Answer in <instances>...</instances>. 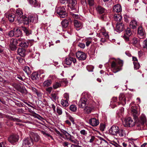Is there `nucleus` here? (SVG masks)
Here are the masks:
<instances>
[{
    "label": "nucleus",
    "instance_id": "obj_33",
    "mask_svg": "<svg viewBox=\"0 0 147 147\" xmlns=\"http://www.w3.org/2000/svg\"><path fill=\"white\" fill-rule=\"evenodd\" d=\"M61 24L63 27L66 28L68 25L69 22L67 20L64 19L61 22Z\"/></svg>",
    "mask_w": 147,
    "mask_h": 147
},
{
    "label": "nucleus",
    "instance_id": "obj_55",
    "mask_svg": "<svg viewBox=\"0 0 147 147\" xmlns=\"http://www.w3.org/2000/svg\"><path fill=\"white\" fill-rule=\"evenodd\" d=\"M78 46L82 49H84L85 46V44L82 43H80L78 45Z\"/></svg>",
    "mask_w": 147,
    "mask_h": 147
},
{
    "label": "nucleus",
    "instance_id": "obj_51",
    "mask_svg": "<svg viewBox=\"0 0 147 147\" xmlns=\"http://www.w3.org/2000/svg\"><path fill=\"white\" fill-rule=\"evenodd\" d=\"M51 96L52 98L54 100H57V97L55 93H53L51 94Z\"/></svg>",
    "mask_w": 147,
    "mask_h": 147
},
{
    "label": "nucleus",
    "instance_id": "obj_62",
    "mask_svg": "<svg viewBox=\"0 0 147 147\" xmlns=\"http://www.w3.org/2000/svg\"><path fill=\"white\" fill-rule=\"evenodd\" d=\"M64 97L65 98V100H69V95L68 94L65 93L64 94Z\"/></svg>",
    "mask_w": 147,
    "mask_h": 147
},
{
    "label": "nucleus",
    "instance_id": "obj_12",
    "mask_svg": "<svg viewBox=\"0 0 147 147\" xmlns=\"http://www.w3.org/2000/svg\"><path fill=\"white\" fill-rule=\"evenodd\" d=\"M76 57L79 60H85L86 58V54L83 52L81 51H78L76 53Z\"/></svg>",
    "mask_w": 147,
    "mask_h": 147
},
{
    "label": "nucleus",
    "instance_id": "obj_14",
    "mask_svg": "<svg viewBox=\"0 0 147 147\" xmlns=\"http://www.w3.org/2000/svg\"><path fill=\"white\" fill-rule=\"evenodd\" d=\"M30 17L28 18L24 16L21 18H19L18 22L20 23H21L22 22H23L24 24L28 25L30 22Z\"/></svg>",
    "mask_w": 147,
    "mask_h": 147
},
{
    "label": "nucleus",
    "instance_id": "obj_9",
    "mask_svg": "<svg viewBox=\"0 0 147 147\" xmlns=\"http://www.w3.org/2000/svg\"><path fill=\"white\" fill-rule=\"evenodd\" d=\"M129 97V95L126 94L124 95L123 94H121L119 96V100L120 101H121V103L122 105H124L126 103V101H129V100L130 96Z\"/></svg>",
    "mask_w": 147,
    "mask_h": 147
},
{
    "label": "nucleus",
    "instance_id": "obj_2",
    "mask_svg": "<svg viewBox=\"0 0 147 147\" xmlns=\"http://www.w3.org/2000/svg\"><path fill=\"white\" fill-rule=\"evenodd\" d=\"M123 63V61L119 59L116 60L115 62L113 61L111 65L113 71L116 73L121 70Z\"/></svg>",
    "mask_w": 147,
    "mask_h": 147
},
{
    "label": "nucleus",
    "instance_id": "obj_47",
    "mask_svg": "<svg viewBox=\"0 0 147 147\" xmlns=\"http://www.w3.org/2000/svg\"><path fill=\"white\" fill-rule=\"evenodd\" d=\"M8 35L9 36L11 37L14 36V30L13 29V30H11L8 32Z\"/></svg>",
    "mask_w": 147,
    "mask_h": 147
},
{
    "label": "nucleus",
    "instance_id": "obj_58",
    "mask_svg": "<svg viewBox=\"0 0 147 147\" xmlns=\"http://www.w3.org/2000/svg\"><path fill=\"white\" fill-rule=\"evenodd\" d=\"M68 118L73 124L75 123L74 119L70 115H69L68 116Z\"/></svg>",
    "mask_w": 147,
    "mask_h": 147
},
{
    "label": "nucleus",
    "instance_id": "obj_18",
    "mask_svg": "<svg viewBox=\"0 0 147 147\" xmlns=\"http://www.w3.org/2000/svg\"><path fill=\"white\" fill-rule=\"evenodd\" d=\"M38 16L37 14L30 16V22H32L34 23H37L38 20Z\"/></svg>",
    "mask_w": 147,
    "mask_h": 147
},
{
    "label": "nucleus",
    "instance_id": "obj_25",
    "mask_svg": "<svg viewBox=\"0 0 147 147\" xmlns=\"http://www.w3.org/2000/svg\"><path fill=\"white\" fill-rule=\"evenodd\" d=\"M23 13L21 10L20 9H17L16 15L17 16V20L18 21L19 18H21L22 17L24 16L23 15Z\"/></svg>",
    "mask_w": 147,
    "mask_h": 147
},
{
    "label": "nucleus",
    "instance_id": "obj_50",
    "mask_svg": "<svg viewBox=\"0 0 147 147\" xmlns=\"http://www.w3.org/2000/svg\"><path fill=\"white\" fill-rule=\"evenodd\" d=\"M102 34L105 37V38L107 39L109 38V35L108 33L106 31H104L102 32Z\"/></svg>",
    "mask_w": 147,
    "mask_h": 147
},
{
    "label": "nucleus",
    "instance_id": "obj_31",
    "mask_svg": "<svg viewBox=\"0 0 147 147\" xmlns=\"http://www.w3.org/2000/svg\"><path fill=\"white\" fill-rule=\"evenodd\" d=\"M96 10L98 13L101 14L106 12V10L101 6H98L96 8Z\"/></svg>",
    "mask_w": 147,
    "mask_h": 147
},
{
    "label": "nucleus",
    "instance_id": "obj_36",
    "mask_svg": "<svg viewBox=\"0 0 147 147\" xmlns=\"http://www.w3.org/2000/svg\"><path fill=\"white\" fill-rule=\"evenodd\" d=\"M68 100H66L62 99L61 101V105L64 107H66L69 104L68 103Z\"/></svg>",
    "mask_w": 147,
    "mask_h": 147
},
{
    "label": "nucleus",
    "instance_id": "obj_8",
    "mask_svg": "<svg viewBox=\"0 0 147 147\" xmlns=\"http://www.w3.org/2000/svg\"><path fill=\"white\" fill-rule=\"evenodd\" d=\"M68 4V9L74 11V12L76 11V0H68L67 2Z\"/></svg>",
    "mask_w": 147,
    "mask_h": 147
},
{
    "label": "nucleus",
    "instance_id": "obj_49",
    "mask_svg": "<svg viewBox=\"0 0 147 147\" xmlns=\"http://www.w3.org/2000/svg\"><path fill=\"white\" fill-rule=\"evenodd\" d=\"M142 47L144 49H147V40L144 41L142 44Z\"/></svg>",
    "mask_w": 147,
    "mask_h": 147
},
{
    "label": "nucleus",
    "instance_id": "obj_26",
    "mask_svg": "<svg viewBox=\"0 0 147 147\" xmlns=\"http://www.w3.org/2000/svg\"><path fill=\"white\" fill-rule=\"evenodd\" d=\"M18 52L20 56L22 57H24L25 55L26 51L23 48H19L18 50Z\"/></svg>",
    "mask_w": 147,
    "mask_h": 147
},
{
    "label": "nucleus",
    "instance_id": "obj_23",
    "mask_svg": "<svg viewBox=\"0 0 147 147\" xmlns=\"http://www.w3.org/2000/svg\"><path fill=\"white\" fill-rule=\"evenodd\" d=\"M122 10L121 7L119 4H117L114 5L113 7V11L116 12H119Z\"/></svg>",
    "mask_w": 147,
    "mask_h": 147
},
{
    "label": "nucleus",
    "instance_id": "obj_29",
    "mask_svg": "<svg viewBox=\"0 0 147 147\" xmlns=\"http://www.w3.org/2000/svg\"><path fill=\"white\" fill-rule=\"evenodd\" d=\"M94 110L93 107H85L84 109V112L87 114L90 113Z\"/></svg>",
    "mask_w": 147,
    "mask_h": 147
},
{
    "label": "nucleus",
    "instance_id": "obj_27",
    "mask_svg": "<svg viewBox=\"0 0 147 147\" xmlns=\"http://www.w3.org/2000/svg\"><path fill=\"white\" fill-rule=\"evenodd\" d=\"M74 26L75 28L78 30V28H81L82 26V24L80 22L75 20H74Z\"/></svg>",
    "mask_w": 147,
    "mask_h": 147
},
{
    "label": "nucleus",
    "instance_id": "obj_11",
    "mask_svg": "<svg viewBox=\"0 0 147 147\" xmlns=\"http://www.w3.org/2000/svg\"><path fill=\"white\" fill-rule=\"evenodd\" d=\"M19 137L17 135H13L8 138V141L12 144H15L19 140Z\"/></svg>",
    "mask_w": 147,
    "mask_h": 147
},
{
    "label": "nucleus",
    "instance_id": "obj_42",
    "mask_svg": "<svg viewBox=\"0 0 147 147\" xmlns=\"http://www.w3.org/2000/svg\"><path fill=\"white\" fill-rule=\"evenodd\" d=\"M61 86V85L60 83L58 82H56L53 84V87L54 89H56L60 87Z\"/></svg>",
    "mask_w": 147,
    "mask_h": 147
},
{
    "label": "nucleus",
    "instance_id": "obj_41",
    "mask_svg": "<svg viewBox=\"0 0 147 147\" xmlns=\"http://www.w3.org/2000/svg\"><path fill=\"white\" fill-rule=\"evenodd\" d=\"M72 59V57L66 58L65 61V63L67 65H70L71 63V60Z\"/></svg>",
    "mask_w": 147,
    "mask_h": 147
},
{
    "label": "nucleus",
    "instance_id": "obj_28",
    "mask_svg": "<svg viewBox=\"0 0 147 147\" xmlns=\"http://www.w3.org/2000/svg\"><path fill=\"white\" fill-rule=\"evenodd\" d=\"M137 26V22L136 20H133L130 22L129 26L130 28L133 29H136Z\"/></svg>",
    "mask_w": 147,
    "mask_h": 147
},
{
    "label": "nucleus",
    "instance_id": "obj_5",
    "mask_svg": "<svg viewBox=\"0 0 147 147\" xmlns=\"http://www.w3.org/2000/svg\"><path fill=\"white\" fill-rule=\"evenodd\" d=\"M33 144V142L30 137L24 139L22 142V147H30Z\"/></svg>",
    "mask_w": 147,
    "mask_h": 147
},
{
    "label": "nucleus",
    "instance_id": "obj_56",
    "mask_svg": "<svg viewBox=\"0 0 147 147\" xmlns=\"http://www.w3.org/2000/svg\"><path fill=\"white\" fill-rule=\"evenodd\" d=\"M42 133L43 134V135H45V136L49 137L51 138L52 139H53V138L49 134L47 133H46L44 131L42 132Z\"/></svg>",
    "mask_w": 147,
    "mask_h": 147
},
{
    "label": "nucleus",
    "instance_id": "obj_48",
    "mask_svg": "<svg viewBox=\"0 0 147 147\" xmlns=\"http://www.w3.org/2000/svg\"><path fill=\"white\" fill-rule=\"evenodd\" d=\"M61 83L63 85L66 86L68 83V81L66 79H64L61 81Z\"/></svg>",
    "mask_w": 147,
    "mask_h": 147
},
{
    "label": "nucleus",
    "instance_id": "obj_35",
    "mask_svg": "<svg viewBox=\"0 0 147 147\" xmlns=\"http://www.w3.org/2000/svg\"><path fill=\"white\" fill-rule=\"evenodd\" d=\"M24 71L28 75H30L31 74V71L29 67L27 66H24L23 68Z\"/></svg>",
    "mask_w": 147,
    "mask_h": 147
},
{
    "label": "nucleus",
    "instance_id": "obj_37",
    "mask_svg": "<svg viewBox=\"0 0 147 147\" xmlns=\"http://www.w3.org/2000/svg\"><path fill=\"white\" fill-rule=\"evenodd\" d=\"M15 16L14 14L11 13L8 15L7 17L9 21L10 22H13L14 20Z\"/></svg>",
    "mask_w": 147,
    "mask_h": 147
},
{
    "label": "nucleus",
    "instance_id": "obj_64",
    "mask_svg": "<svg viewBox=\"0 0 147 147\" xmlns=\"http://www.w3.org/2000/svg\"><path fill=\"white\" fill-rule=\"evenodd\" d=\"M52 88L51 87H49L47 88L46 90L49 93H50L52 91Z\"/></svg>",
    "mask_w": 147,
    "mask_h": 147
},
{
    "label": "nucleus",
    "instance_id": "obj_44",
    "mask_svg": "<svg viewBox=\"0 0 147 147\" xmlns=\"http://www.w3.org/2000/svg\"><path fill=\"white\" fill-rule=\"evenodd\" d=\"M32 79L34 80H37L38 78V74L37 73H35L33 74L32 76Z\"/></svg>",
    "mask_w": 147,
    "mask_h": 147
},
{
    "label": "nucleus",
    "instance_id": "obj_38",
    "mask_svg": "<svg viewBox=\"0 0 147 147\" xmlns=\"http://www.w3.org/2000/svg\"><path fill=\"white\" fill-rule=\"evenodd\" d=\"M118 133L120 137L125 136V131L122 129H119Z\"/></svg>",
    "mask_w": 147,
    "mask_h": 147
},
{
    "label": "nucleus",
    "instance_id": "obj_15",
    "mask_svg": "<svg viewBox=\"0 0 147 147\" xmlns=\"http://www.w3.org/2000/svg\"><path fill=\"white\" fill-rule=\"evenodd\" d=\"M87 99L85 97L82 98L79 102V107L81 108H84L87 104Z\"/></svg>",
    "mask_w": 147,
    "mask_h": 147
},
{
    "label": "nucleus",
    "instance_id": "obj_52",
    "mask_svg": "<svg viewBox=\"0 0 147 147\" xmlns=\"http://www.w3.org/2000/svg\"><path fill=\"white\" fill-rule=\"evenodd\" d=\"M17 59L18 60L19 62L20 63H23L24 62V61L23 59L20 57H17Z\"/></svg>",
    "mask_w": 147,
    "mask_h": 147
},
{
    "label": "nucleus",
    "instance_id": "obj_20",
    "mask_svg": "<svg viewBox=\"0 0 147 147\" xmlns=\"http://www.w3.org/2000/svg\"><path fill=\"white\" fill-rule=\"evenodd\" d=\"M19 38L18 39H11L10 40V47L13 46L14 47L16 48V46L18 44H19Z\"/></svg>",
    "mask_w": 147,
    "mask_h": 147
},
{
    "label": "nucleus",
    "instance_id": "obj_63",
    "mask_svg": "<svg viewBox=\"0 0 147 147\" xmlns=\"http://www.w3.org/2000/svg\"><path fill=\"white\" fill-rule=\"evenodd\" d=\"M105 128V126L104 125H100V130L103 131Z\"/></svg>",
    "mask_w": 147,
    "mask_h": 147
},
{
    "label": "nucleus",
    "instance_id": "obj_59",
    "mask_svg": "<svg viewBox=\"0 0 147 147\" xmlns=\"http://www.w3.org/2000/svg\"><path fill=\"white\" fill-rule=\"evenodd\" d=\"M88 1L89 5L90 6H92L94 5V0H88Z\"/></svg>",
    "mask_w": 147,
    "mask_h": 147
},
{
    "label": "nucleus",
    "instance_id": "obj_53",
    "mask_svg": "<svg viewBox=\"0 0 147 147\" xmlns=\"http://www.w3.org/2000/svg\"><path fill=\"white\" fill-rule=\"evenodd\" d=\"M126 34L128 36H130L131 34V32L130 28H127V30H126Z\"/></svg>",
    "mask_w": 147,
    "mask_h": 147
},
{
    "label": "nucleus",
    "instance_id": "obj_57",
    "mask_svg": "<svg viewBox=\"0 0 147 147\" xmlns=\"http://www.w3.org/2000/svg\"><path fill=\"white\" fill-rule=\"evenodd\" d=\"M40 56V54L39 53H36V55H34V54H33L32 57L34 58H35L36 59H38L39 57Z\"/></svg>",
    "mask_w": 147,
    "mask_h": 147
},
{
    "label": "nucleus",
    "instance_id": "obj_13",
    "mask_svg": "<svg viewBox=\"0 0 147 147\" xmlns=\"http://www.w3.org/2000/svg\"><path fill=\"white\" fill-rule=\"evenodd\" d=\"M119 130V128L118 126L113 125L110 129L109 132L113 135H117L118 134Z\"/></svg>",
    "mask_w": 147,
    "mask_h": 147
},
{
    "label": "nucleus",
    "instance_id": "obj_34",
    "mask_svg": "<svg viewBox=\"0 0 147 147\" xmlns=\"http://www.w3.org/2000/svg\"><path fill=\"white\" fill-rule=\"evenodd\" d=\"M131 111L134 118L135 120H136V119H137L139 115V114L138 113V112L137 110L135 109H132Z\"/></svg>",
    "mask_w": 147,
    "mask_h": 147
},
{
    "label": "nucleus",
    "instance_id": "obj_10",
    "mask_svg": "<svg viewBox=\"0 0 147 147\" xmlns=\"http://www.w3.org/2000/svg\"><path fill=\"white\" fill-rule=\"evenodd\" d=\"M19 46L24 48H28L29 45V41L26 40L24 38H19Z\"/></svg>",
    "mask_w": 147,
    "mask_h": 147
},
{
    "label": "nucleus",
    "instance_id": "obj_30",
    "mask_svg": "<svg viewBox=\"0 0 147 147\" xmlns=\"http://www.w3.org/2000/svg\"><path fill=\"white\" fill-rule=\"evenodd\" d=\"M114 19L117 22H121V21L122 19V17L119 14H115L114 15Z\"/></svg>",
    "mask_w": 147,
    "mask_h": 147
},
{
    "label": "nucleus",
    "instance_id": "obj_1",
    "mask_svg": "<svg viewBox=\"0 0 147 147\" xmlns=\"http://www.w3.org/2000/svg\"><path fill=\"white\" fill-rule=\"evenodd\" d=\"M57 133L58 134L61 138H63L70 141L71 142L75 144H77V141L76 139L74 137L71 135L67 131L63 130H61V133L58 131H57Z\"/></svg>",
    "mask_w": 147,
    "mask_h": 147
},
{
    "label": "nucleus",
    "instance_id": "obj_60",
    "mask_svg": "<svg viewBox=\"0 0 147 147\" xmlns=\"http://www.w3.org/2000/svg\"><path fill=\"white\" fill-rule=\"evenodd\" d=\"M81 134L83 135L84 136H86L87 134V131H86L85 130H82L80 131Z\"/></svg>",
    "mask_w": 147,
    "mask_h": 147
},
{
    "label": "nucleus",
    "instance_id": "obj_19",
    "mask_svg": "<svg viewBox=\"0 0 147 147\" xmlns=\"http://www.w3.org/2000/svg\"><path fill=\"white\" fill-rule=\"evenodd\" d=\"M117 31L120 32L122 31L124 29V24L121 22H117L116 26Z\"/></svg>",
    "mask_w": 147,
    "mask_h": 147
},
{
    "label": "nucleus",
    "instance_id": "obj_61",
    "mask_svg": "<svg viewBox=\"0 0 147 147\" xmlns=\"http://www.w3.org/2000/svg\"><path fill=\"white\" fill-rule=\"evenodd\" d=\"M123 37L126 41H129V37L128 36L124 34L123 36Z\"/></svg>",
    "mask_w": 147,
    "mask_h": 147
},
{
    "label": "nucleus",
    "instance_id": "obj_6",
    "mask_svg": "<svg viewBox=\"0 0 147 147\" xmlns=\"http://www.w3.org/2000/svg\"><path fill=\"white\" fill-rule=\"evenodd\" d=\"M123 124L125 127H133L135 125V122L131 118L129 117L125 119L123 121Z\"/></svg>",
    "mask_w": 147,
    "mask_h": 147
},
{
    "label": "nucleus",
    "instance_id": "obj_24",
    "mask_svg": "<svg viewBox=\"0 0 147 147\" xmlns=\"http://www.w3.org/2000/svg\"><path fill=\"white\" fill-rule=\"evenodd\" d=\"M29 3L34 7H39L40 4L36 0H28Z\"/></svg>",
    "mask_w": 147,
    "mask_h": 147
},
{
    "label": "nucleus",
    "instance_id": "obj_46",
    "mask_svg": "<svg viewBox=\"0 0 147 147\" xmlns=\"http://www.w3.org/2000/svg\"><path fill=\"white\" fill-rule=\"evenodd\" d=\"M97 140V139H96L95 136H90V139L89 140V142L92 143L94 141L96 142Z\"/></svg>",
    "mask_w": 147,
    "mask_h": 147
},
{
    "label": "nucleus",
    "instance_id": "obj_54",
    "mask_svg": "<svg viewBox=\"0 0 147 147\" xmlns=\"http://www.w3.org/2000/svg\"><path fill=\"white\" fill-rule=\"evenodd\" d=\"M6 143L5 142H0V147H6Z\"/></svg>",
    "mask_w": 147,
    "mask_h": 147
},
{
    "label": "nucleus",
    "instance_id": "obj_43",
    "mask_svg": "<svg viewBox=\"0 0 147 147\" xmlns=\"http://www.w3.org/2000/svg\"><path fill=\"white\" fill-rule=\"evenodd\" d=\"M134 68L135 69L137 70L139 69L140 67V65L139 63L136 62H134Z\"/></svg>",
    "mask_w": 147,
    "mask_h": 147
},
{
    "label": "nucleus",
    "instance_id": "obj_39",
    "mask_svg": "<svg viewBox=\"0 0 147 147\" xmlns=\"http://www.w3.org/2000/svg\"><path fill=\"white\" fill-rule=\"evenodd\" d=\"M23 30L26 34L27 36L31 34V32L30 30H28L25 27H22Z\"/></svg>",
    "mask_w": 147,
    "mask_h": 147
},
{
    "label": "nucleus",
    "instance_id": "obj_21",
    "mask_svg": "<svg viewBox=\"0 0 147 147\" xmlns=\"http://www.w3.org/2000/svg\"><path fill=\"white\" fill-rule=\"evenodd\" d=\"M30 137L31 138L32 140L34 139L35 142L38 141L40 139V137L38 134L33 132L31 134Z\"/></svg>",
    "mask_w": 147,
    "mask_h": 147
},
{
    "label": "nucleus",
    "instance_id": "obj_22",
    "mask_svg": "<svg viewBox=\"0 0 147 147\" xmlns=\"http://www.w3.org/2000/svg\"><path fill=\"white\" fill-rule=\"evenodd\" d=\"M13 30L15 37H18L21 36L22 32L21 30L18 28H14Z\"/></svg>",
    "mask_w": 147,
    "mask_h": 147
},
{
    "label": "nucleus",
    "instance_id": "obj_7",
    "mask_svg": "<svg viewBox=\"0 0 147 147\" xmlns=\"http://www.w3.org/2000/svg\"><path fill=\"white\" fill-rule=\"evenodd\" d=\"M98 139L97 140L96 143L98 145H101L102 147H110L111 146L108 142L104 139L98 136Z\"/></svg>",
    "mask_w": 147,
    "mask_h": 147
},
{
    "label": "nucleus",
    "instance_id": "obj_4",
    "mask_svg": "<svg viewBox=\"0 0 147 147\" xmlns=\"http://www.w3.org/2000/svg\"><path fill=\"white\" fill-rule=\"evenodd\" d=\"M146 118L145 115L144 114H142L139 118L136 120L137 126L140 127L143 126L146 123Z\"/></svg>",
    "mask_w": 147,
    "mask_h": 147
},
{
    "label": "nucleus",
    "instance_id": "obj_32",
    "mask_svg": "<svg viewBox=\"0 0 147 147\" xmlns=\"http://www.w3.org/2000/svg\"><path fill=\"white\" fill-rule=\"evenodd\" d=\"M52 81L51 80H48L45 81L43 83L44 87H48L50 86L52 84Z\"/></svg>",
    "mask_w": 147,
    "mask_h": 147
},
{
    "label": "nucleus",
    "instance_id": "obj_3",
    "mask_svg": "<svg viewBox=\"0 0 147 147\" xmlns=\"http://www.w3.org/2000/svg\"><path fill=\"white\" fill-rule=\"evenodd\" d=\"M57 13L61 18H64L67 16V13L65 7L61 6L57 9Z\"/></svg>",
    "mask_w": 147,
    "mask_h": 147
},
{
    "label": "nucleus",
    "instance_id": "obj_45",
    "mask_svg": "<svg viewBox=\"0 0 147 147\" xmlns=\"http://www.w3.org/2000/svg\"><path fill=\"white\" fill-rule=\"evenodd\" d=\"M69 109L71 111L75 112L77 110V107L75 105H71L70 106Z\"/></svg>",
    "mask_w": 147,
    "mask_h": 147
},
{
    "label": "nucleus",
    "instance_id": "obj_16",
    "mask_svg": "<svg viewBox=\"0 0 147 147\" xmlns=\"http://www.w3.org/2000/svg\"><path fill=\"white\" fill-rule=\"evenodd\" d=\"M144 30L141 26L138 27V35L140 38H143L144 36Z\"/></svg>",
    "mask_w": 147,
    "mask_h": 147
},
{
    "label": "nucleus",
    "instance_id": "obj_40",
    "mask_svg": "<svg viewBox=\"0 0 147 147\" xmlns=\"http://www.w3.org/2000/svg\"><path fill=\"white\" fill-rule=\"evenodd\" d=\"M57 113L59 115H61L62 113V110L61 107L60 106H57L56 108Z\"/></svg>",
    "mask_w": 147,
    "mask_h": 147
},
{
    "label": "nucleus",
    "instance_id": "obj_17",
    "mask_svg": "<svg viewBox=\"0 0 147 147\" xmlns=\"http://www.w3.org/2000/svg\"><path fill=\"white\" fill-rule=\"evenodd\" d=\"M89 122L90 124L93 126H96L99 124L98 120L94 118L90 119L89 120Z\"/></svg>",
    "mask_w": 147,
    "mask_h": 147
}]
</instances>
